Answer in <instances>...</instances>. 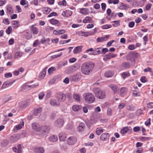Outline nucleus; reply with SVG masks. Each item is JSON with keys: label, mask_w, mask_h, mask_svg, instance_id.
<instances>
[{"label": "nucleus", "mask_w": 153, "mask_h": 153, "mask_svg": "<svg viewBox=\"0 0 153 153\" xmlns=\"http://www.w3.org/2000/svg\"><path fill=\"white\" fill-rule=\"evenodd\" d=\"M7 11L9 12L10 14H12L13 13V10L11 7L10 5H7Z\"/></svg>", "instance_id": "f704fd0d"}, {"label": "nucleus", "mask_w": 153, "mask_h": 153, "mask_svg": "<svg viewBox=\"0 0 153 153\" xmlns=\"http://www.w3.org/2000/svg\"><path fill=\"white\" fill-rule=\"evenodd\" d=\"M73 97L75 100L77 101L78 102H79L80 101V96L78 94H74V95Z\"/></svg>", "instance_id": "c9c22d12"}, {"label": "nucleus", "mask_w": 153, "mask_h": 153, "mask_svg": "<svg viewBox=\"0 0 153 153\" xmlns=\"http://www.w3.org/2000/svg\"><path fill=\"white\" fill-rule=\"evenodd\" d=\"M72 108L74 111H78L81 109L82 107L79 105H74L73 106Z\"/></svg>", "instance_id": "a878e982"}, {"label": "nucleus", "mask_w": 153, "mask_h": 153, "mask_svg": "<svg viewBox=\"0 0 153 153\" xmlns=\"http://www.w3.org/2000/svg\"><path fill=\"white\" fill-rule=\"evenodd\" d=\"M80 13L84 15H87L89 13V9L87 8H82L80 10Z\"/></svg>", "instance_id": "2f4dec72"}, {"label": "nucleus", "mask_w": 153, "mask_h": 153, "mask_svg": "<svg viewBox=\"0 0 153 153\" xmlns=\"http://www.w3.org/2000/svg\"><path fill=\"white\" fill-rule=\"evenodd\" d=\"M8 143V141L7 140H3L1 142V145L3 147H5L7 146Z\"/></svg>", "instance_id": "58836bf2"}, {"label": "nucleus", "mask_w": 153, "mask_h": 153, "mask_svg": "<svg viewBox=\"0 0 153 153\" xmlns=\"http://www.w3.org/2000/svg\"><path fill=\"white\" fill-rule=\"evenodd\" d=\"M32 127L33 129L36 131H40L41 130V126L36 123H33L32 124Z\"/></svg>", "instance_id": "f8f14e48"}, {"label": "nucleus", "mask_w": 153, "mask_h": 153, "mask_svg": "<svg viewBox=\"0 0 153 153\" xmlns=\"http://www.w3.org/2000/svg\"><path fill=\"white\" fill-rule=\"evenodd\" d=\"M13 151L17 153H20L22 152L21 146L20 144H19L17 146V148L16 147H13Z\"/></svg>", "instance_id": "dca6fc26"}, {"label": "nucleus", "mask_w": 153, "mask_h": 153, "mask_svg": "<svg viewBox=\"0 0 153 153\" xmlns=\"http://www.w3.org/2000/svg\"><path fill=\"white\" fill-rule=\"evenodd\" d=\"M12 23L13 27L15 28H17L19 25V22L17 21H13Z\"/></svg>", "instance_id": "473e14b6"}, {"label": "nucleus", "mask_w": 153, "mask_h": 153, "mask_svg": "<svg viewBox=\"0 0 153 153\" xmlns=\"http://www.w3.org/2000/svg\"><path fill=\"white\" fill-rule=\"evenodd\" d=\"M77 139L74 137H70L67 140L68 143L69 145H73L76 142Z\"/></svg>", "instance_id": "1a4fd4ad"}, {"label": "nucleus", "mask_w": 153, "mask_h": 153, "mask_svg": "<svg viewBox=\"0 0 153 153\" xmlns=\"http://www.w3.org/2000/svg\"><path fill=\"white\" fill-rule=\"evenodd\" d=\"M39 44V41L38 40H35L34 42L33 43V47H36L37 46V45Z\"/></svg>", "instance_id": "13d9d810"}, {"label": "nucleus", "mask_w": 153, "mask_h": 153, "mask_svg": "<svg viewBox=\"0 0 153 153\" xmlns=\"http://www.w3.org/2000/svg\"><path fill=\"white\" fill-rule=\"evenodd\" d=\"M103 132V130L102 129H100L99 128H97V130L96 131V134L97 135H99Z\"/></svg>", "instance_id": "8fccbe9b"}, {"label": "nucleus", "mask_w": 153, "mask_h": 153, "mask_svg": "<svg viewBox=\"0 0 153 153\" xmlns=\"http://www.w3.org/2000/svg\"><path fill=\"white\" fill-rule=\"evenodd\" d=\"M12 31V27L10 26H9L8 27L7 29L6 30V32L8 34H10Z\"/></svg>", "instance_id": "603ef678"}, {"label": "nucleus", "mask_w": 153, "mask_h": 153, "mask_svg": "<svg viewBox=\"0 0 153 153\" xmlns=\"http://www.w3.org/2000/svg\"><path fill=\"white\" fill-rule=\"evenodd\" d=\"M83 96L85 102L88 103H93L95 100L94 95L91 93H86L84 94Z\"/></svg>", "instance_id": "7ed1b4c3"}, {"label": "nucleus", "mask_w": 153, "mask_h": 153, "mask_svg": "<svg viewBox=\"0 0 153 153\" xmlns=\"http://www.w3.org/2000/svg\"><path fill=\"white\" fill-rule=\"evenodd\" d=\"M50 39H45V38H43L41 40V43L42 44H45L46 46H47L49 44Z\"/></svg>", "instance_id": "a211bd4d"}, {"label": "nucleus", "mask_w": 153, "mask_h": 153, "mask_svg": "<svg viewBox=\"0 0 153 153\" xmlns=\"http://www.w3.org/2000/svg\"><path fill=\"white\" fill-rule=\"evenodd\" d=\"M30 90L29 85L25 84L22 85V87L21 90L23 91H26Z\"/></svg>", "instance_id": "b1692460"}, {"label": "nucleus", "mask_w": 153, "mask_h": 153, "mask_svg": "<svg viewBox=\"0 0 153 153\" xmlns=\"http://www.w3.org/2000/svg\"><path fill=\"white\" fill-rule=\"evenodd\" d=\"M130 65V64L127 62H124L122 65V67L125 68H129Z\"/></svg>", "instance_id": "ea45409f"}, {"label": "nucleus", "mask_w": 153, "mask_h": 153, "mask_svg": "<svg viewBox=\"0 0 153 153\" xmlns=\"http://www.w3.org/2000/svg\"><path fill=\"white\" fill-rule=\"evenodd\" d=\"M126 59L127 61H129L131 62V64H134L135 63V60L131 52H130L127 55Z\"/></svg>", "instance_id": "9d476101"}, {"label": "nucleus", "mask_w": 153, "mask_h": 153, "mask_svg": "<svg viewBox=\"0 0 153 153\" xmlns=\"http://www.w3.org/2000/svg\"><path fill=\"white\" fill-rule=\"evenodd\" d=\"M88 33H89L88 32L85 33L82 31H81L79 33V34H81V35L86 37L88 36Z\"/></svg>", "instance_id": "6e6d98bb"}, {"label": "nucleus", "mask_w": 153, "mask_h": 153, "mask_svg": "<svg viewBox=\"0 0 153 153\" xmlns=\"http://www.w3.org/2000/svg\"><path fill=\"white\" fill-rule=\"evenodd\" d=\"M22 55V53L21 52H17L16 53L14 56L15 58H18L21 57Z\"/></svg>", "instance_id": "a19ab883"}, {"label": "nucleus", "mask_w": 153, "mask_h": 153, "mask_svg": "<svg viewBox=\"0 0 153 153\" xmlns=\"http://www.w3.org/2000/svg\"><path fill=\"white\" fill-rule=\"evenodd\" d=\"M22 124H19L18 125H17L16 126V128L18 129H20L22 128V126H23L24 125V122L23 121L22 122Z\"/></svg>", "instance_id": "c03bdc74"}, {"label": "nucleus", "mask_w": 153, "mask_h": 153, "mask_svg": "<svg viewBox=\"0 0 153 153\" xmlns=\"http://www.w3.org/2000/svg\"><path fill=\"white\" fill-rule=\"evenodd\" d=\"M85 124L82 122L79 123L78 126L77 127L76 130L78 132H82L84 131L85 128Z\"/></svg>", "instance_id": "6e6552de"}, {"label": "nucleus", "mask_w": 153, "mask_h": 153, "mask_svg": "<svg viewBox=\"0 0 153 153\" xmlns=\"http://www.w3.org/2000/svg\"><path fill=\"white\" fill-rule=\"evenodd\" d=\"M135 48V46L134 45H131L128 46V48L130 50H133Z\"/></svg>", "instance_id": "e2e57ef3"}, {"label": "nucleus", "mask_w": 153, "mask_h": 153, "mask_svg": "<svg viewBox=\"0 0 153 153\" xmlns=\"http://www.w3.org/2000/svg\"><path fill=\"white\" fill-rule=\"evenodd\" d=\"M101 49V48H95L92 53L93 55H97L101 53V51L100 50V49Z\"/></svg>", "instance_id": "bb28decb"}, {"label": "nucleus", "mask_w": 153, "mask_h": 153, "mask_svg": "<svg viewBox=\"0 0 153 153\" xmlns=\"http://www.w3.org/2000/svg\"><path fill=\"white\" fill-rule=\"evenodd\" d=\"M127 91V89L125 88H122L120 91V95L123 96L122 95L124 94H125L126 92Z\"/></svg>", "instance_id": "e433bc0d"}, {"label": "nucleus", "mask_w": 153, "mask_h": 153, "mask_svg": "<svg viewBox=\"0 0 153 153\" xmlns=\"http://www.w3.org/2000/svg\"><path fill=\"white\" fill-rule=\"evenodd\" d=\"M134 58H137L139 56V54L138 53L134 52H131Z\"/></svg>", "instance_id": "a18cd8bd"}, {"label": "nucleus", "mask_w": 153, "mask_h": 153, "mask_svg": "<svg viewBox=\"0 0 153 153\" xmlns=\"http://www.w3.org/2000/svg\"><path fill=\"white\" fill-rule=\"evenodd\" d=\"M42 111V109L41 107L36 108L34 110V114L35 115L37 116L38 114L41 113Z\"/></svg>", "instance_id": "4be33fe9"}, {"label": "nucleus", "mask_w": 153, "mask_h": 153, "mask_svg": "<svg viewBox=\"0 0 153 153\" xmlns=\"http://www.w3.org/2000/svg\"><path fill=\"white\" fill-rule=\"evenodd\" d=\"M42 10L44 14H48L50 12L51 10L50 8L45 7L42 8Z\"/></svg>", "instance_id": "7c9ffc66"}, {"label": "nucleus", "mask_w": 153, "mask_h": 153, "mask_svg": "<svg viewBox=\"0 0 153 153\" xmlns=\"http://www.w3.org/2000/svg\"><path fill=\"white\" fill-rule=\"evenodd\" d=\"M45 95V94L43 92L41 93L39 95V100L42 99Z\"/></svg>", "instance_id": "bf43d9fd"}, {"label": "nucleus", "mask_w": 153, "mask_h": 153, "mask_svg": "<svg viewBox=\"0 0 153 153\" xmlns=\"http://www.w3.org/2000/svg\"><path fill=\"white\" fill-rule=\"evenodd\" d=\"M55 69L54 67H51L48 70V73L50 74L53 72L54 71H55Z\"/></svg>", "instance_id": "864d4df0"}, {"label": "nucleus", "mask_w": 153, "mask_h": 153, "mask_svg": "<svg viewBox=\"0 0 153 153\" xmlns=\"http://www.w3.org/2000/svg\"><path fill=\"white\" fill-rule=\"evenodd\" d=\"M47 68V67H46L44 68L42 70V71L40 73L39 75V77L40 78L42 79L45 76Z\"/></svg>", "instance_id": "f3484780"}, {"label": "nucleus", "mask_w": 153, "mask_h": 153, "mask_svg": "<svg viewBox=\"0 0 153 153\" xmlns=\"http://www.w3.org/2000/svg\"><path fill=\"white\" fill-rule=\"evenodd\" d=\"M123 78H125L130 76L129 73L128 72H125L121 74Z\"/></svg>", "instance_id": "79ce46f5"}, {"label": "nucleus", "mask_w": 153, "mask_h": 153, "mask_svg": "<svg viewBox=\"0 0 153 153\" xmlns=\"http://www.w3.org/2000/svg\"><path fill=\"white\" fill-rule=\"evenodd\" d=\"M94 92L95 96L98 98L103 99L105 96V92L98 88H96L94 89Z\"/></svg>", "instance_id": "f03ea898"}, {"label": "nucleus", "mask_w": 153, "mask_h": 153, "mask_svg": "<svg viewBox=\"0 0 153 153\" xmlns=\"http://www.w3.org/2000/svg\"><path fill=\"white\" fill-rule=\"evenodd\" d=\"M34 151L35 153H44L45 150L43 147L37 146L34 148Z\"/></svg>", "instance_id": "9b49d317"}, {"label": "nucleus", "mask_w": 153, "mask_h": 153, "mask_svg": "<svg viewBox=\"0 0 153 153\" xmlns=\"http://www.w3.org/2000/svg\"><path fill=\"white\" fill-rule=\"evenodd\" d=\"M108 134L107 133H104L102 134L100 136L101 139L103 141L108 139Z\"/></svg>", "instance_id": "6ab92c4d"}, {"label": "nucleus", "mask_w": 153, "mask_h": 153, "mask_svg": "<svg viewBox=\"0 0 153 153\" xmlns=\"http://www.w3.org/2000/svg\"><path fill=\"white\" fill-rule=\"evenodd\" d=\"M113 75V73L111 71H108L105 74V77L108 78L112 77Z\"/></svg>", "instance_id": "72a5a7b5"}, {"label": "nucleus", "mask_w": 153, "mask_h": 153, "mask_svg": "<svg viewBox=\"0 0 153 153\" xmlns=\"http://www.w3.org/2000/svg\"><path fill=\"white\" fill-rule=\"evenodd\" d=\"M94 67V64L92 62L83 63L81 66L82 73L85 75H89L92 71Z\"/></svg>", "instance_id": "f257e3e1"}, {"label": "nucleus", "mask_w": 153, "mask_h": 153, "mask_svg": "<svg viewBox=\"0 0 153 153\" xmlns=\"http://www.w3.org/2000/svg\"><path fill=\"white\" fill-rule=\"evenodd\" d=\"M30 29L33 34L36 35L38 33L39 30L38 28L33 26L31 27Z\"/></svg>", "instance_id": "cd10ccee"}, {"label": "nucleus", "mask_w": 153, "mask_h": 153, "mask_svg": "<svg viewBox=\"0 0 153 153\" xmlns=\"http://www.w3.org/2000/svg\"><path fill=\"white\" fill-rule=\"evenodd\" d=\"M101 5L102 10L103 11L105 10L106 7L105 4V3H102L101 4Z\"/></svg>", "instance_id": "338daca9"}, {"label": "nucleus", "mask_w": 153, "mask_h": 153, "mask_svg": "<svg viewBox=\"0 0 153 153\" xmlns=\"http://www.w3.org/2000/svg\"><path fill=\"white\" fill-rule=\"evenodd\" d=\"M147 107L150 108H153V102H151L148 103L147 104Z\"/></svg>", "instance_id": "774afa93"}, {"label": "nucleus", "mask_w": 153, "mask_h": 153, "mask_svg": "<svg viewBox=\"0 0 153 153\" xmlns=\"http://www.w3.org/2000/svg\"><path fill=\"white\" fill-rule=\"evenodd\" d=\"M116 56L117 55L116 54L110 53L108 55H105L103 58V60L104 61H106L107 59H110L111 58H114L116 57Z\"/></svg>", "instance_id": "4468645a"}, {"label": "nucleus", "mask_w": 153, "mask_h": 153, "mask_svg": "<svg viewBox=\"0 0 153 153\" xmlns=\"http://www.w3.org/2000/svg\"><path fill=\"white\" fill-rule=\"evenodd\" d=\"M108 87L114 91V94H116L117 93L118 90V87L117 85L114 84H111L108 85Z\"/></svg>", "instance_id": "2eb2a0df"}, {"label": "nucleus", "mask_w": 153, "mask_h": 153, "mask_svg": "<svg viewBox=\"0 0 153 153\" xmlns=\"http://www.w3.org/2000/svg\"><path fill=\"white\" fill-rule=\"evenodd\" d=\"M50 23L53 25H55L57 26H60V24L59 21L56 19H51L50 20Z\"/></svg>", "instance_id": "5701e85b"}, {"label": "nucleus", "mask_w": 153, "mask_h": 153, "mask_svg": "<svg viewBox=\"0 0 153 153\" xmlns=\"http://www.w3.org/2000/svg\"><path fill=\"white\" fill-rule=\"evenodd\" d=\"M62 53L61 52L59 54H56L55 55H53L51 57L53 58H56L57 57H60L62 55Z\"/></svg>", "instance_id": "5fc2aeb1"}, {"label": "nucleus", "mask_w": 153, "mask_h": 153, "mask_svg": "<svg viewBox=\"0 0 153 153\" xmlns=\"http://www.w3.org/2000/svg\"><path fill=\"white\" fill-rule=\"evenodd\" d=\"M111 27V25H106L102 26V28L103 29H108Z\"/></svg>", "instance_id": "49530a36"}, {"label": "nucleus", "mask_w": 153, "mask_h": 153, "mask_svg": "<svg viewBox=\"0 0 153 153\" xmlns=\"http://www.w3.org/2000/svg\"><path fill=\"white\" fill-rule=\"evenodd\" d=\"M133 96V97H137L140 96L141 95L140 93L139 92H138L137 91H134L132 94Z\"/></svg>", "instance_id": "de8ad7c7"}, {"label": "nucleus", "mask_w": 153, "mask_h": 153, "mask_svg": "<svg viewBox=\"0 0 153 153\" xmlns=\"http://www.w3.org/2000/svg\"><path fill=\"white\" fill-rule=\"evenodd\" d=\"M81 78V75L79 73L71 76L70 77V80L74 81H78L80 80Z\"/></svg>", "instance_id": "423d86ee"}, {"label": "nucleus", "mask_w": 153, "mask_h": 153, "mask_svg": "<svg viewBox=\"0 0 153 153\" xmlns=\"http://www.w3.org/2000/svg\"><path fill=\"white\" fill-rule=\"evenodd\" d=\"M128 130V127H125L123 129L121 130L120 133L122 134H124L126 133Z\"/></svg>", "instance_id": "37998d69"}, {"label": "nucleus", "mask_w": 153, "mask_h": 153, "mask_svg": "<svg viewBox=\"0 0 153 153\" xmlns=\"http://www.w3.org/2000/svg\"><path fill=\"white\" fill-rule=\"evenodd\" d=\"M109 37V35H108L106 36L105 37H98L97 39V42H101L104 41H105L107 40V39Z\"/></svg>", "instance_id": "412c9836"}, {"label": "nucleus", "mask_w": 153, "mask_h": 153, "mask_svg": "<svg viewBox=\"0 0 153 153\" xmlns=\"http://www.w3.org/2000/svg\"><path fill=\"white\" fill-rule=\"evenodd\" d=\"M127 109L129 111H133L134 109V106L132 105H128L126 106Z\"/></svg>", "instance_id": "4c0bfd02"}, {"label": "nucleus", "mask_w": 153, "mask_h": 153, "mask_svg": "<svg viewBox=\"0 0 153 153\" xmlns=\"http://www.w3.org/2000/svg\"><path fill=\"white\" fill-rule=\"evenodd\" d=\"M58 139V138L57 136L54 135L51 136L49 138V140L52 142H56L57 141Z\"/></svg>", "instance_id": "aec40b11"}, {"label": "nucleus", "mask_w": 153, "mask_h": 153, "mask_svg": "<svg viewBox=\"0 0 153 153\" xmlns=\"http://www.w3.org/2000/svg\"><path fill=\"white\" fill-rule=\"evenodd\" d=\"M59 139L61 141H64L66 138V135L64 133H60L59 135Z\"/></svg>", "instance_id": "c85d7f7f"}, {"label": "nucleus", "mask_w": 153, "mask_h": 153, "mask_svg": "<svg viewBox=\"0 0 153 153\" xmlns=\"http://www.w3.org/2000/svg\"><path fill=\"white\" fill-rule=\"evenodd\" d=\"M120 21H114L113 22H114V23L113 24V25L115 27H117L120 25L119 23Z\"/></svg>", "instance_id": "09e8293b"}, {"label": "nucleus", "mask_w": 153, "mask_h": 153, "mask_svg": "<svg viewBox=\"0 0 153 153\" xmlns=\"http://www.w3.org/2000/svg\"><path fill=\"white\" fill-rule=\"evenodd\" d=\"M57 16V14L56 12H52L50 13L48 16V17H51L53 16Z\"/></svg>", "instance_id": "680f3d73"}, {"label": "nucleus", "mask_w": 153, "mask_h": 153, "mask_svg": "<svg viewBox=\"0 0 153 153\" xmlns=\"http://www.w3.org/2000/svg\"><path fill=\"white\" fill-rule=\"evenodd\" d=\"M108 51V49L107 48H103L102 49V51L101 52V53L105 54L106 52Z\"/></svg>", "instance_id": "052dcab7"}, {"label": "nucleus", "mask_w": 153, "mask_h": 153, "mask_svg": "<svg viewBox=\"0 0 153 153\" xmlns=\"http://www.w3.org/2000/svg\"><path fill=\"white\" fill-rule=\"evenodd\" d=\"M81 51L82 47L81 46H77L74 49L73 52L75 53H77L80 52Z\"/></svg>", "instance_id": "c756f323"}, {"label": "nucleus", "mask_w": 153, "mask_h": 153, "mask_svg": "<svg viewBox=\"0 0 153 153\" xmlns=\"http://www.w3.org/2000/svg\"><path fill=\"white\" fill-rule=\"evenodd\" d=\"M50 103L51 105L54 106H59L60 105V103L57 100H56L53 99L50 100Z\"/></svg>", "instance_id": "ddd939ff"}, {"label": "nucleus", "mask_w": 153, "mask_h": 153, "mask_svg": "<svg viewBox=\"0 0 153 153\" xmlns=\"http://www.w3.org/2000/svg\"><path fill=\"white\" fill-rule=\"evenodd\" d=\"M39 85L38 83H36L35 84L32 85H29L30 89H33L36 88Z\"/></svg>", "instance_id": "3c124183"}, {"label": "nucleus", "mask_w": 153, "mask_h": 153, "mask_svg": "<svg viewBox=\"0 0 153 153\" xmlns=\"http://www.w3.org/2000/svg\"><path fill=\"white\" fill-rule=\"evenodd\" d=\"M3 22L6 25H8L10 24V22L8 19H3Z\"/></svg>", "instance_id": "69168bd1"}, {"label": "nucleus", "mask_w": 153, "mask_h": 153, "mask_svg": "<svg viewBox=\"0 0 153 153\" xmlns=\"http://www.w3.org/2000/svg\"><path fill=\"white\" fill-rule=\"evenodd\" d=\"M140 81L144 83L147 81L146 77L145 76H142L140 79Z\"/></svg>", "instance_id": "0e129e2a"}, {"label": "nucleus", "mask_w": 153, "mask_h": 153, "mask_svg": "<svg viewBox=\"0 0 153 153\" xmlns=\"http://www.w3.org/2000/svg\"><path fill=\"white\" fill-rule=\"evenodd\" d=\"M56 98L59 102H64L66 100V96L64 94L58 92L57 94Z\"/></svg>", "instance_id": "20e7f679"}, {"label": "nucleus", "mask_w": 153, "mask_h": 153, "mask_svg": "<svg viewBox=\"0 0 153 153\" xmlns=\"http://www.w3.org/2000/svg\"><path fill=\"white\" fill-rule=\"evenodd\" d=\"M12 76V74L11 73H9L6 74L4 75V77L6 78H8L11 77Z\"/></svg>", "instance_id": "4d7b16f0"}, {"label": "nucleus", "mask_w": 153, "mask_h": 153, "mask_svg": "<svg viewBox=\"0 0 153 153\" xmlns=\"http://www.w3.org/2000/svg\"><path fill=\"white\" fill-rule=\"evenodd\" d=\"M41 133L42 136H44L48 133L50 130L49 127L47 126H41Z\"/></svg>", "instance_id": "39448f33"}, {"label": "nucleus", "mask_w": 153, "mask_h": 153, "mask_svg": "<svg viewBox=\"0 0 153 153\" xmlns=\"http://www.w3.org/2000/svg\"><path fill=\"white\" fill-rule=\"evenodd\" d=\"M64 124V121L62 119H58L54 123L55 126L58 128L61 127Z\"/></svg>", "instance_id": "0eeeda50"}, {"label": "nucleus", "mask_w": 153, "mask_h": 153, "mask_svg": "<svg viewBox=\"0 0 153 153\" xmlns=\"http://www.w3.org/2000/svg\"><path fill=\"white\" fill-rule=\"evenodd\" d=\"M83 22L85 23H86L87 22L92 23L93 21L92 19L90 16H87L83 20Z\"/></svg>", "instance_id": "393cba45"}]
</instances>
